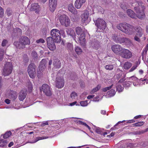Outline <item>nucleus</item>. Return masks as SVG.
I'll list each match as a JSON object with an SVG mask.
<instances>
[{"label":"nucleus","instance_id":"obj_16","mask_svg":"<svg viewBox=\"0 0 148 148\" xmlns=\"http://www.w3.org/2000/svg\"><path fill=\"white\" fill-rule=\"evenodd\" d=\"M40 90L41 92H51V89L49 86L46 84H43L41 87L40 88Z\"/></svg>","mask_w":148,"mask_h":148},{"label":"nucleus","instance_id":"obj_61","mask_svg":"<svg viewBox=\"0 0 148 148\" xmlns=\"http://www.w3.org/2000/svg\"><path fill=\"white\" fill-rule=\"evenodd\" d=\"M13 145V143L12 142H10L8 145V147H10Z\"/></svg>","mask_w":148,"mask_h":148},{"label":"nucleus","instance_id":"obj_28","mask_svg":"<svg viewBox=\"0 0 148 148\" xmlns=\"http://www.w3.org/2000/svg\"><path fill=\"white\" fill-rule=\"evenodd\" d=\"M26 95V93H20L18 97L19 99L21 101H23L25 98Z\"/></svg>","mask_w":148,"mask_h":148},{"label":"nucleus","instance_id":"obj_56","mask_svg":"<svg viewBox=\"0 0 148 148\" xmlns=\"http://www.w3.org/2000/svg\"><path fill=\"white\" fill-rule=\"evenodd\" d=\"M5 102L7 104H9L10 103V100L8 99H6L5 101Z\"/></svg>","mask_w":148,"mask_h":148},{"label":"nucleus","instance_id":"obj_14","mask_svg":"<svg viewBox=\"0 0 148 148\" xmlns=\"http://www.w3.org/2000/svg\"><path fill=\"white\" fill-rule=\"evenodd\" d=\"M123 49L119 45H115L112 47V49L113 52L116 54H120L121 51H122Z\"/></svg>","mask_w":148,"mask_h":148},{"label":"nucleus","instance_id":"obj_19","mask_svg":"<svg viewBox=\"0 0 148 148\" xmlns=\"http://www.w3.org/2000/svg\"><path fill=\"white\" fill-rule=\"evenodd\" d=\"M40 6L37 3L32 4L31 5L30 10L32 11H35V12L37 13L40 10Z\"/></svg>","mask_w":148,"mask_h":148},{"label":"nucleus","instance_id":"obj_44","mask_svg":"<svg viewBox=\"0 0 148 148\" xmlns=\"http://www.w3.org/2000/svg\"><path fill=\"white\" fill-rule=\"evenodd\" d=\"M4 14V11L3 9L0 6V17H2Z\"/></svg>","mask_w":148,"mask_h":148},{"label":"nucleus","instance_id":"obj_59","mask_svg":"<svg viewBox=\"0 0 148 148\" xmlns=\"http://www.w3.org/2000/svg\"><path fill=\"white\" fill-rule=\"evenodd\" d=\"M48 123L47 122H46L45 123H43L41 124V126H44L46 125H48Z\"/></svg>","mask_w":148,"mask_h":148},{"label":"nucleus","instance_id":"obj_35","mask_svg":"<svg viewBox=\"0 0 148 148\" xmlns=\"http://www.w3.org/2000/svg\"><path fill=\"white\" fill-rule=\"evenodd\" d=\"M105 68L106 70H111L113 69V66L112 65L110 64V65H106L105 66Z\"/></svg>","mask_w":148,"mask_h":148},{"label":"nucleus","instance_id":"obj_40","mask_svg":"<svg viewBox=\"0 0 148 148\" xmlns=\"http://www.w3.org/2000/svg\"><path fill=\"white\" fill-rule=\"evenodd\" d=\"M6 13L8 16H9L12 15V11L10 9L8 8L6 10Z\"/></svg>","mask_w":148,"mask_h":148},{"label":"nucleus","instance_id":"obj_51","mask_svg":"<svg viewBox=\"0 0 148 148\" xmlns=\"http://www.w3.org/2000/svg\"><path fill=\"white\" fill-rule=\"evenodd\" d=\"M148 130V128H147L145 130H141V131H139V134H143L145 132H146Z\"/></svg>","mask_w":148,"mask_h":148},{"label":"nucleus","instance_id":"obj_1","mask_svg":"<svg viewBox=\"0 0 148 148\" xmlns=\"http://www.w3.org/2000/svg\"><path fill=\"white\" fill-rule=\"evenodd\" d=\"M117 28L126 34L131 35L136 30L133 26L127 23H120L117 26Z\"/></svg>","mask_w":148,"mask_h":148},{"label":"nucleus","instance_id":"obj_18","mask_svg":"<svg viewBox=\"0 0 148 148\" xmlns=\"http://www.w3.org/2000/svg\"><path fill=\"white\" fill-rule=\"evenodd\" d=\"M57 4V0H49V7L51 11H54L56 7Z\"/></svg>","mask_w":148,"mask_h":148},{"label":"nucleus","instance_id":"obj_4","mask_svg":"<svg viewBox=\"0 0 148 148\" xmlns=\"http://www.w3.org/2000/svg\"><path fill=\"white\" fill-rule=\"evenodd\" d=\"M13 69V63L11 62H7L5 64L3 70V74L4 76L9 75L12 72Z\"/></svg>","mask_w":148,"mask_h":148},{"label":"nucleus","instance_id":"obj_37","mask_svg":"<svg viewBox=\"0 0 148 148\" xmlns=\"http://www.w3.org/2000/svg\"><path fill=\"white\" fill-rule=\"evenodd\" d=\"M115 93H105L104 95L106 97H111L114 96Z\"/></svg>","mask_w":148,"mask_h":148},{"label":"nucleus","instance_id":"obj_48","mask_svg":"<svg viewBox=\"0 0 148 148\" xmlns=\"http://www.w3.org/2000/svg\"><path fill=\"white\" fill-rule=\"evenodd\" d=\"M77 96V93H71L70 95L72 99L75 98Z\"/></svg>","mask_w":148,"mask_h":148},{"label":"nucleus","instance_id":"obj_26","mask_svg":"<svg viewBox=\"0 0 148 148\" xmlns=\"http://www.w3.org/2000/svg\"><path fill=\"white\" fill-rule=\"evenodd\" d=\"M75 52L78 55L82 54V49L78 46H76L75 47Z\"/></svg>","mask_w":148,"mask_h":148},{"label":"nucleus","instance_id":"obj_36","mask_svg":"<svg viewBox=\"0 0 148 148\" xmlns=\"http://www.w3.org/2000/svg\"><path fill=\"white\" fill-rule=\"evenodd\" d=\"M123 89V87L121 85H118L116 87L117 91L119 92H122Z\"/></svg>","mask_w":148,"mask_h":148},{"label":"nucleus","instance_id":"obj_54","mask_svg":"<svg viewBox=\"0 0 148 148\" xmlns=\"http://www.w3.org/2000/svg\"><path fill=\"white\" fill-rule=\"evenodd\" d=\"M79 123H80L82 125H84V126H85L86 127L87 126V125H88L86 123H84V122H82V121H79Z\"/></svg>","mask_w":148,"mask_h":148},{"label":"nucleus","instance_id":"obj_52","mask_svg":"<svg viewBox=\"0 0 148 148\" xmlns=\"http://www.w3.org/2000/svg\"><path fill=\"white\" fill-rule=\"evenodd\" d=\"M15 31H16L17 33H20L21 32V29L19 28H16L15 29Z\"/></svg>","mask_w":148,"mask_h":148},{"label":"nucleus","instance_id":"obj_39","mask_svg":"<svg viewBox=\"0 0 148 148\" xmlns=\"http://www.w3.org/2000/svg\"><path fill=\"white\" fill-rule=\"evenodd\" d=\"M80 104L82 106H85L87 105L88 103L87 101H81L80 102Z\"/></svg>","mask_w":148,"mask_h":148},{"label":"nucleus","instance_id":"obj_3","mask_svg":"<svg viewBox=\"0 0 148 148\" xmlns=\"http://www.w3.org/2000/svg\"><path fill=\"white\" fill-rule=\"evenodd\" d=\"M136 6L134 7L135 10H136L137 13V16L136 17L138 18L142 19L145 17V14L143 11L144 6L142 5V3L140 2L139 3L136 2L132 4V5L134 6Z\"/></svg>","mask_w":148,"mask_h":148},{"label":"nucleus","instance_id":"obj_21","mask_svg":"<svg viewBox=\"0 0 148 148\" xmlns=\"http://www.w3.org/2000/svg\"><path fill=\"white\" fill-rule=\"evenodd\" d=\"M68 9L69 11L73 14L75 15L77 14V10L74 8L73 4H70L68 6Z\"/></svg>","mask_w":148,"mask_h":148},{"label":"nucleus","instance_id":"obj_8","mask_svg":"<svg viewBox=\"0 0 148 148\" xmlns=\"http://www.w3.org/2000/svg\"><path fill=\"white\" fill-rule=\"evenodd\" d=\"M60 23L62 25L67 27L69 25L70 20L68 17L65 15L61 16L59 18Z\"/></svg>","mask_w":148,"mask_h":148},{"label":"nucleus","instance_id":"obj_15","mask_svg":"<svg viewBox=\"0 0 148 148\" xmlns=\"http://www.w3.org/2000/svg\"><path fill=\"white\" fill-rule=\"evenodd\" d=\"M137 29L138 31L136 32L134 39L135 40L139 42L140 40L139 38L142 36L143 34V30L141 28H138Z\"/></svg>","mask_w":148,"mask_h":148},{"label":"nucleus","instance_id":"obj_43","mask_svg":"<svg viewBox=\"0 0 148 148\" xmlns=\"http://www.w3.org/2000/svg\"><path fill=\"white\" fill-rule=\"evenodd\" d=\"M138 64H136L134 65L129 71L130 72H131L134 70L138 67Z\"/></svg>","mask_w":148,"mask_h":148},{"label":"nucleus","instance_id":"obj_24","mask_svg":"<svg viewBox=\"0 0 148 148\" xmlns=\"http://www.w3.org/2000/svg\"><path fill=\"white\" fill-rule=\"evenodd\" d=\"M53 64L56 68H59L60 67L61 64L60 62L58 60L56 59L53 62Z\"/></svg>","mask_w":148,"mask_h":148},{"label":"nucleus","instance_id":"obj_29","mask_svg":"<svg viewBox=\"0 0 148 148\" xmlns=\"http://www.w3.org/2000/svg\"><path fill=\"white\" fill-rule=\"evenodd\" d=\"M48 138V137L46 136H42V137H38L36 138L35 140V141L33 142H29V143H35L36 142L38 141V140H42L45 139H46L47 138Z\"/></svg>","mask_w":148,"mask_h":148},{"label":"nucleus","instance_id":"obj_57","mask_svg":"<svg viewBox=\"0 0 148 148\" xmlns=\"http://www.w3.org/2000/svg\"><path fill=\"white\" fill-rule=\"evenodd\" d=\"M77 103V101H75L73 102L70 103H69V105L70 106H73L75 104Z\"/></svg>","mask_w":148,"mask_h":148},{"label":"nucleus","instance_id":"obj_2","mask_svg":"<svg viewBox=\"0 0 148 148\" xmlns=\"http://www.w3.org/2000/svg\"><path fill=\"white\" fill-rule=\"evenodd\" d=\"M30 44L29 39L26 36H21L19 40V42H15L14 45L17 48L20 49L25 48V46L29 45Z\"/></svg>","mask_w":148,"mask_h":148},{"label":"nucleus","instance_id":"obj_64","mask_svg":"<svg viewBox=\"0 0 148 148\" xmlns=\"http://www.w3.org/2000/svg\"><path fill=\"white\" fill-rule=\"evenodd\" d=\"M52 93H45V95L48 96H49L51 95Z\"/></svg>","mask_w":148,"mask_h":148},{"label":"nucleus","instance_id":"obj_32","mask_svg":"<svg viewBox=\"0 0 148 148\" xmlns=\"http://www.w3.org/2000/svg\"><path fill=\"white\" fill-rule=\"evenodd\" d=\"M101 86L100 85H98L97 87L94 88L92 91L93 92H97L101 88Z\"/></svg>","mask_w":148,"mask_h":148},{"label":"nucleus","instance_id":"obj_34","mask_svg":"<svg viewBox=\"0 0 148 148\" xmlns=\"http://www.w3.org/2000/svg\"><path fill=\"white\" fill-rule=\"evenodd\" d=\"M67 48V49L71 51L73 50V45L71 43H68L66 44Z\"/></svg>","mask_w":148,"mask_h":148},{"label":"nucleus","instance_id":"obj_25","mask_svg":"<svg viewBox=\"0 0 148 148\" xmlns=\"http://www.w3.org/2000/svg\"><path fill=\"white\" fill-rule=\"evenodd\" d=\"M67 34L73 37L74 39L75 37V33L74 30L71 29H68L66 31Z\"/></svg>","mask_w":148,"mask_h":148},{"label":"nucleus","instance_id":"obj_27","mask_svg":"<svg viewBox=\"0 0 148 148\" xmlns=\"http://www.w3.org/2000/svg\"><path fill=\"white\" fill-rule=\"evenodd\" d=\"M132 66L131 63L130 62H127L125 63L123 66V68L125 69H129Z\"/></svg>","mask_w":148,"mask_h":148},{"label":"nucleus","instance_id":"obj_41","mask_svg":"<svg viewBox=\"0 0 148 148\" xmlns=\"http://www.w3.org/2000/svg\"><path fill=\"white\" fill-rule=\"evenodd\" d=\"M8 41L7 40L5 39H4L2 42L1 45L3 47L5 46L8 44Z\"/></svg>","mask_w":148,"mask_h":148},{"label":"nucleus","instance_id":"obj_11","mask_svg":"<svg viewBox=\"0 0 148 148\" xmlns=\"http://www.w3.org/2000/svg\"><path fill=\"white\" fill-rule=\"evenodd\" d=\"M47 42L48 47L50 50L53 51L56 49V47L54 40H52L51 37L47 38Z\"/></svg>","mask_w":148,"mask_h":148},{"label":"nucleus","instance_id":"obj_45","mask_svg":"<svg viewBox=\"0 0 148 148\" xmlns=\"http://www.w3.org/2000/svg\"><path fill=\"white\" fill-rule=\"evenodd\" d=\"M112 86L107 87L104 88H103L102 89V91L103 92H105L107 91L108 90H110L112 88Z\"/></svg>","mask_w":148,"mask_h":148},{"label":"nucleus","instance_id":"obj_42","mask_svg":"<svg viewBox=\"0 0 148 148\" xmlns=\"http://www.w3.org/2000/svg\"><path fill=\"white\" fill-rule=\"evenodd\" d=\"M138 78L136 77L133 76L129 78L128 80H130L132 82V80L136 81L137 79Z\"/></svg>","mask_w":148,"mask_h":148},{"label":"nucleus","instance_id":"obj_33","mask_svg":"<svg viewBox=\"0 0 148 148\" xmlns=\"http://www.w3.org/2000/svg\"><path fill=\"white\" fill-rule=\"evenodd\" d=\"M144 122L143 121L139 122L137 123L133 124V125L134 126H140L143 125Z\"/></svg>","mask_w":148,"mask_h":148},{"label":"nucleus","instance_id":"obj_60","mask_svg":"<svg viewBox=\"0 0 148 148\" xmlns=\"http://www.w3.org/2000/svg\"><path fill=\"white\" fill-rule=\"evenodd\" d=\"M133 134L135 135H140L139 134V132L138 131L134 132H133Z\"/></svg>","mask_w":148,"mask_h":148},{"label":"nucleus","instance_id":"obj_63","mask_svg":"<svg viewBox=\"0 0 148 148\" xmlns=\"http://www.w3.org/2000/svg\"><path fill=\"white\" fill-rule=\"evenodd\" d=\"M93 97H94V95H89L88 96L87 98L88 99H90L91 98Z\"/></svg>","mask_w":148,"mask_h":148},{"label":"nucleus","instance_id":"obj_13","mask_svg":"<svg viewBox=\"0 0 148 148\" xmlns=\"http://www.w3.org/2000/svg\"><path fill=\"white\" fill-rule=\"evenodd\" d=\"M56 86L58 88H61L64 86V80L62 77H59L58 76L56 77V79L55 81Z\"/></svg>","mask_w":148,"mask_h":148},{"label":"nucleus","instance_id":"obj_31","mask_svg":"<svg viewBox=\"0 0 148 148\" xmlns=\"http://www.w3.org/2000/svg\"><path fill=\"white\" fill-rule=\"evenodd\" d=\"M11 135V132L9 131L6 132L3 135V138L5 139H6L9 137Z\"/></svg>","mask_w":148,"mask_h":148},{"label":"nucleus","instance_id":"obj_9","mask_svg":"<svg viewBox=\"0 0 148 148\" xmlns=\"http://www.w3.org/2000/svg\"><path fill=\"white\" fill-rule=\"evenodd\" d=\"M27 71L31 78H34L36 75V66L34 64H31L28 66Z\"/></svg>","mask_w":148,"mask_h":148},{"label":"nucleus","instance_id":"obj_6","mask_svg":"<svg viewBox=\"0 0 148 148\" xmlns=\"http://www.w3.org/2000/svg\"><path fill=\"white\" fill-rule=\"evenodd\" d=\"M95 25L97 27L98 32H101L105 29L106 27V24L105 21L102 19L99 18L95 22Z\"/></svg>","mask_w":148,"mask_h":148},{"label":"nucleus","instance_id":"obj_30","mask_svg":"<svg viewBox=\"0 0 148 148\" xmlns=\"http://www.w3.org/2000/svg\"><path fill=\"white\" fill-rule=\"evenodd\" d=\"M5 53L3 49L0 48V62L2 60L3 55Z\"/></svg>","mask_w":148,"mask_h":148},{"label":"nucleus","instance_id":"obj_50","mask_svg":"<svg viewBox=\"0 0 148 148\" xmlns=\"http://www.w3.org/2000/svg\"><path fill=\"white\" fill-rule=\"evenodd\" d=\"M42 75V73L41 71H38L37 72V76L38 78L41 77Z\"/></svg>","mask_w":148,"mask_h":148},{"label":"nucleus","instance_id":"obj_10","mask_svg":"<svg viewBox=\"0 0 148 148\" xmlns=\"http://www.w3.org/2000/svg\"><path fill=\"white\" fill-rule=\"evenodd\" d=\"M113 39L117 43H122L125 42L126 44H129L131 42V40L126 38H121L119 36H114Z\"/></svg>","mask_w":148,"mask_h":148},{"label":"nucleus","instance_id":"obj_7","mask_svg":"<svg viewBox=\"0 0 148 148\" xmlns=\"http://www.w3.org/2000/svg\"><path fill=\"white\" fill-rule=\"evenodd\" d=\"M76 32L79 38V40L80 43L82 45H84L85 43V36L84 32L82 30V29L79 27H77L75 29Z\"/></svg>","mask_w":148,"mask_h":148},{"label":"nucleus","instance_id":"obj_55","mask_svg":"<svg viewBox=\"0 0 148 148\" xmlns=\"http://www.w3.org/2000/svg\"><path fill=\"white\" fill-rule=\"evenodd\" d=\"M60 35L61 34L62 36H64L65 35L64 31V30H62L60 31Z\"/></svg>","mask_w":148,"mask_h":148},{"label":"nucleus","instance_id":"obj_5","mask_svg":"<svg viewBox=\"0 0 148 148\" xmlns=\"http://www.w3.org/2000/svg\"><path fill=\"white\" fill-rule=\"evenodd\" d=\"M51 37L56 43H60L61 39L60 31L57 29H53L51 31Z\"/></svg>","mask_w":148,"mask_h":148},{"label":"nucleus","instance_id":"obj_17","mask_svg":"<svg viewBox=\"0 0 148 148\" xmlns=\"http://www.w3.org/2000/svg\"><path fill=\"white\" fill-rule=\"evenodd\" d=\"M89 13L87 11H85L81 15L82 21L83 23H87L88 22V19Z\"/></svg>","mask_w":148,"mask_h":148},{"label":"nucleus","instance_id":"obj_49","mask_svg":"<svg viewBox=\"0 0 148 148\" xmlns=\"http://www.w3.org/2000/svg\"><path fill=\"white\" fill-rule=\"evenodd\" d=\"M32 56L33 57L36 58L37 57L38 55L36 52L33 51L32 52Z\"/></svg>","mask_w":148,"mask_h":148},{"label":"nucleus","instance_id":"obj_23","mask_svg":"<svg viewBox=\"0 0 148 148\" xmlns=\"http://www.w3.org/2000/svg\"><path fill=\"white\" fill-rule=\"evenodd\" d=\"M7 94L6 95L8 96V97L13 100H15L17 98V95L16 93H7Z\"/></svg>","mask_w":148,"mask_h":148},{"label":"nucleus","instance_id":"obj_58","mask_svg":"<svg viewBox=\"0 0 148 148\" xmlns=\"http://www.w3.org/2000/svg\"><path fill=\"white\" fill-rule=\"evenodd\" d=\"M135 122V121L134 120H129L127 122V123H134Z\"/></svg>","mask_w":148,"mask_h":148},{"label":"nucleus","instance_id":"obj_38","mask_svg":"<svg viewBox=\"0 0 148 148\" xmlns=\"http://www.w3.org/2000/svg\"><path fill=\"white\" fill-rule=\"evenodd\" d=\"M131 82L129 80L128 82H125L123 83V85L125 87H128L130 86Z\"/></svg>","mask_w":148,"mask_h":148},{"label":"nucleus","instance_id":"obj_12","mask_svg":"<svg viewBox=\"0 0 148 148\" xmlns=\"http://www.w3.org/2000/svg\"><path fill=\"white\" fill-rule=\"evenodd\" d=\"M121 55L123 58L129 59L132 56V53L129 50L123 48L121 52Z\"/></svg>","mask_w":148,"mask_h":148},{"label":"nucleus","instance_id":"obj_53","mask_svg":"<svg viewBox=\"0 0 148 148\" xmlns=\"http://www.w3.org/2000/svg\"><path fill=\"white\" fill-rule=\"evenodd\" d=\"M95 132L98 134H100L101 133V131L100 128H96L95 129Z\"/></svg>","mask_w":148,"mask_h":148},{"label":"nucleus","instance_id":"obj_47","mask_svg":"<svg viewBox=\"0 0 148 148\" xmlns=\"http://www.w3.org/2000/svg\"><path fill=\"white\" fill-rule=\"evenodd\" d=\"M44 40L42 38H40L36 40V42L37 43H44L45 42Z\"/></svg>","mask_w":148,"mask_h":148},{"label":"nucleus","instance_id":"obj_62","mask_svg":"<svg viewBox=\"0 0 148 148\" xmlns=\"http://www.w3.org/2000/svg\"><path fill=\"white\" fill-rule=\"evenodd\" d=\"M141 115H139L138 116H136L134 117V119H138L141 117Z\"/></svg>","mask_w":148,"mask_h":148},{"label":"nucleus","instance_id":"obj_46","mask_svg":"<svg viewBox=\"0 0 148 148\" xmlns=\"http://www.w3.org/2000/svg\"><path fill=\"white\" fill-rule=\"evenodd\" d=\"M28 87L29 90V91L30 92L32 89V86L31 83L30 82L28 83Z\"/></svg>","mask_w":148,"mask_h":148},{"label":"nucleus","instance_id":"obj_22","mask_svg":"<svg viewBox=\"0 0 148 148\" xmlns=\"http://www.w3.org/2000/svg\"><path fill=\"white\" fill-rule=\"evenodd\" d=\"M127 13L128 15L132 18H136V16L134 12L130 9H128L127 10Z\"/></svg>","mask_w":148,"mask_h":148},{"label":"nucleus","instance_id":"obj_20","mask_svg":"<svg viewBox=\"0 0 148 148\" xmlns=\"http://www.w3.org/2000/svg\"><path fill=\"white\" fill-rule=\"evenodd\" d=\"M86 2V0H76L75 3V7L77 9H79Z\"/></svg>","mask_w":148,"mask_h":148}]
</instances>
